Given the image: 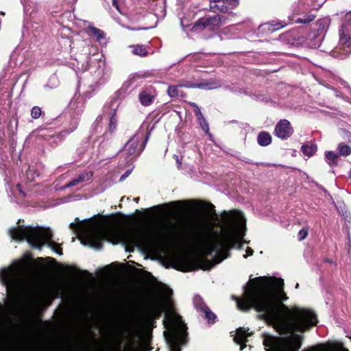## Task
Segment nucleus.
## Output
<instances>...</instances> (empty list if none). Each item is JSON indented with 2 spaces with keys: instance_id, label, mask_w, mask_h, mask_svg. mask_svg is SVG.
Returning <instances> with one entry per match:
<instances>
[{
  "instance_id": "1",
  "label": "nucleus",
  "mask_w": 351,
  "mask_h": 351,
  "mask_svg": "<svg viewBox=\"0 0 351 351\" xmlns=\"http://www.w3.org/2000/svg\"><path fill=\"white\" fill-rule=\"evenodd\" d=\"M284 281L276 278H256L244 287L241 298L232 295L237 308L247 312L254 308L261 319L276 324L283 332L295 335L316 326L318 319L314 311L295 306L289 308L279 302L288 298L283 291Z\"/></svg>"
},
{
  "instance_id": "2",
  "label": "nucleus",
  "mask_w": 351,
  "mask_h": 351,
  "mask_svg": "<svg viewBox=\"0 0 351 351\" xmlns=\"http://www.w3.org/2000/svg\"><path fill=\"white\" fill-rule=\"evenodd\" d=\"M69 227L75 231L82 245L96 250L101 249V241L104 240L120 241L132 247L141 245L143 242V232L135 228L119 230L112 226L97 223L77 225L73 222L70 223Z\"/></svg>"
},
{
  "instance_id": "3",
  "label": "nucleus",
  "mask_w": 351,
  "mask_h": 351,
  "mask_svg": "<svg viewBox=\"0 0 351 351\" xmlns=\"http://www.w3.org/2000/svg\"><path fill=\"white\" fill-rule=\"evenodd\" d=\"M204 227V222L199 221L195 223L193 228L198 243L204 248L206 254L211 255L213 253H215L217 256L215 263H212L204 258H198L199 268L208 270L228 256V250L234 247L243 239L244 234L239 231L237 237L231 233H228L226 236L223 237L219 235L217 232H215L214 237L209 239L203 233Z\"/></svg>"
},
{
  "instance_id": "4",
  "label": "nucleus",
  "mask_w": 351,
  "mask_h": 351,
  "mask_svg": "<svg viewBox=\"0 0 351 351\" xmlns=\"http://www.w3.org/2000/svg\"><path fill=\"white\" fill-rule=\"evenodd\" d=\"M9 234L13 240L26 239L33 247L39 250H41L44 245L47 244L57 254H62V249L58 247V244L52 241V232L49 228L18 226L10 228Z\"/></svg>"
},
{
  "instance_id": "5",
  "label": "nucleus",
  "mask_w": 351,
  "mask_h": 351,
  "mask_svg": "<svg viewBox=\"0 0 351 351\" xmlns=\"http://www.w3.org/2000/svg\"><path fill=\"white\" fill-rule=\"evenodd\" d=\"M167 317L169 323L168 325L165 323L168 330L164 332V336L169 346V351H181L180 346L186 343L187 327L181 316L173 310L169 312Z\"/></svg>"
},
{
  "instance_id": "6",
  "label": "nucleus",
  "mask_w": 351,
  "mask_h": 351,
  "mask_svg": "<svg viewBox=\"0 0 351 351\" xmlns=\"http://www.w3.org/2000/svg\"><path fill=\"white\" fill-rule=\"evenodd\" d=\"M0 281L6 287L8 292L21 287L25 283L22 263L15 262L8 268H2L0 270Z\"/></svg>"
},
{
  "instance_id": "7",
  "label": "nucleus",
  "mask_w": 351,
  "mask_h": 351,
  "mask_svg": "<svg viewBox=\"0 0 351 351\" xmlns=\"http://www.w3.org/2000/svg\"><path fill=\"white\" fill-rule=\"evenodd\" d=\"M302 341V336L290 335L278 339L266 338L263 341V345L271 348V350L266 349V351H299Z\"/></svg>"
},
{
  "instance_id": "8",
  "label": "nucleus",
  "mask_w": 351,
  "mask_h": 351,
  "mask_svg": "<svg viewBox=\"0 0 351 351\" xmlns=\"http://www.w3.org/2000/svg\"><path fill=\"white\" fill-rule=\"evenodd\" d=\"M227 19L223 15L206 16L195 22L192 29L195 32L201 31L206 28L214 29L226 23Z\"/></svg>"
},
{
  "instance_id": "9",
  "label": "nucleus",
  "mask_w": 351,
  "mask_h": 351,
  "mask_svg": "<svg viewBox=\"0 0 351 351\" xmlns=\"http://www.w3.org/2000/svg\"><path fill=\"white\" fill-rule=\"evenodd\" d=\"M143 138V134L136 133L125 144L124 149L128 155L129 161L136 158L144 149L148 138V135L146 136V138L143 141L141 146L138 147V143Z\"/></svg>"
},
{
  "instance_id": "10",
  "label": "nucleus",
  "mask_w": 351,
  "mask_h": 351,
  "mask_svg": "<svg viewBox=\"0 0 351 351\" xmlns=\"http://www.w3.org/2000/svg\"><path fill=\"white\" fill-rule=\"evenodd\" d=\"M346 24L339 29V45L342 46L344 53L348 55L351 52V12L345 15Z\"/></svg>"
},
{
  "instance_id": "11",
  "label": "nucleus",
  "mask_w": 351,
  "mask_h": 351,
  "mask_svg": "<svg viewBox=\"0 0 351 351\" xmlns=\"http://www.w3.org/2000/svg\"><path fill=\"white\" fill-rule=\"evenodd\" d=\"M193 306L197 311L203 315L208 323L213 324L215 322L217 316L210 310L200 295H195L194 296Z\"/></svg>"
},
{
  "instance_id": "12",
  "label": "nucleus",
  "mask_w": 351,
  "mask_h": 351,
  "mask_svg": "<svg viewBox=\"0 0 351 351\" xmlns=\"http://www.w3.org/2000/svg\"><path fill=\"white\" fill-rule=\"evenodd\" d=\"M293 133V128L287 119H280L274 128V134L282 140L288 139Z\"/></svg>"
},
{
  "instance_id": "13",
  "label": "nucleus",
  "mask_w": 351,
  "mask_h": 351,
  "mask_svg": "<svg viewBox=\"0 0 351 351\" xmlns=\"http://www.w3.org/2000/svg\"><path fill=\"white\" fill-rule=\"evenodd\" d=\"M239 3V0H215L210 2V8L226 12L237 7Z\"/></svg>"
},
{
  "instance_id": "14",
  "label": "nucleus",
  "mask_w": 351,
  "mask_h": 351,
  "mask_svg": "<svg viewBox=\"0 0 351 351\" xmlns=\"http://www.w3.org/2000/svg\"><path fill=\"white\" fill-rule=\"evenodd\" d=\"M5 303L8 306L0 304V330L5 328L13 313L12 305L7 298H5Z\"/></svg>"
},
{
  "instance_id": "15",
  "label": "nucleus",
  "mask_w": 351,
  "mask_h": 351,
  "mask_svg": "<svg viewBox=\"0 0 351 351\" xmlns=\"http://www.w3.org/2000/svg\"><path fill=\"white\" fill-rule=\"evenodd\" d=\"M239 93L248 95L252 99L257 101H268L269 97L259 89H240Z\"/></svg>"
},
{
  "instance_id": "16",
  "label": "nucleus",
  "mask_w": 351,
  "mask_h": 351,
  "mask_svg": "<svg viewBox=\"0 0 351 351\" xmlns=\"http://www.w3.org/2000/svg\"><path fill=\"white\" fill-rule=\"evenodd\" d=\"M44 166L41 163H36L29 166L26 171V177L29 181H34L43 172Z\"/></svg>"
},
{
  "instance_id": "17",
  "label": "nucleus",
  "mask_w": 351,
  "mask_h": 351,
  "mask_svg": "<svg viewBox=\"0 0 351 351\" xmlns=\"http://www.w3.org/2000/svg\"><path fill=\"white\" fill-rule=\"evenodd\" d=\"M156 97L155 91L152 89H145L138 95L139 101L143 106H149Z\"/></svg>"
},
{
  "instance_id": "18",
  "label": "nucleus",
  "mask_w": 351,
  "mask_h": 351,
  "mask_svg": "<svg viewBox=\"0 0 351 351\" xmlns=\"http://www.w3.org/2000/svg\"><path fill=\"white\" fill-rule=\"evenodd\" d=\"M93 176V173L91 171L89 172H83L78 175L75 178L71 180L68 184L63 186V189H66L69 187L76 186L80 183L84 182H86L89 180Z\"/></svg>"
},
{
  "instance_id": "19",
  "label": "nucleus",
  "mask_w": 351,
  "mask_h": 351,
  "mask_svg": "<svg viewBox=\"0 0 351 351\" xmlns=\"http://www.w3.org/2000/svg\"><path fill=\"white\" fill-rule=\"evenodd\" d=\"M249 335H250L247 333L245 329L242 328L237 329L234 340L237 343L241 345V350H243L244 348L246 347V345L244 344V343L247 341V337Z\"/></svg>"
},
{
  "instance_id": "20",
  "label": "nucleus",
  "mask_w": 351,
  "mask_h": 351,
  "mask_svg": "<svg viewBox=\"0 0 351 351\" xmlns=\"http://www.w3.org/2000/svg\"><path fill=\"white\" fill-rule=\"evenodd\" d=\"M271 136L268 132L262 131L257 136V143L261 147H266L271 143Z\"/></svg>"
},
{
  "instance_id": "21",
  "label": "nucleus",
  "mask_w": 351,
  "mask_h": 351,
  "mask_svg": "<svg viewBox=\"0 0 351 351\" xmlns=\"http://www.w3.org/2000/svg\"><path fill=\"white\" fill-rule=\"evenodd\" d=\"M222 217L228 224L230 223L232 220H237L241 223V226H245V219L240 213H237L235 216L232 217L229 213L224 211Z\"/></svg>"
},
{
  "instance_id": "22",
  "label": "nucleus",
  "mask_w": 351,
  "mask_h": 351,
  "mask_svg": "<svg viewBox=\"0 0 351 351\" xmlns=\"http://www.w3.org/2000/svg\"><path fill=\"white\" fill-rule=\"evenodd\" d=\"M302 153L308 157L312 156L317 151V145L312 142H307L302 146Z\"/></svg>"
},
{
  "instance_id": "23",
  "label": "nucleus",
  "mask_w": 351,
  "mask_h": 351,
  "mask_svg": "<svg viewBox=\"0 0 351 351\" xmlns=\"http://www.w3.org/2000/svg\"><path fill=\"white\" fill-rule=\"evenodd\" d=\"M325 158L330 166H337L338 164L339 155L332 151H326Z\"/></svg>"
},
{
  "instance_id": "24",
  "label": "nucleus",
  "mask_w": 351,
  "mask_h": 351,
  "mask_svg": "<svg viewBox=\"0 0 351 351\" xmlns=\"http://www.w3.org/2000/svg\"><path fill=\"white\" fill-rule=\"evenodd\" d=\"M337 150L339 156H342L346 157L351 154V147L344 143L338 144Z\"/></svg>"
},
{
  "instance_id": "25",
  "label": "nucleus",
  "mask_w": 351,
  "mask_h": 351,
  "mask_svg": "<svg viewBox=\"0 0 351 351\" xmlns=\"http://www.w3.org/2000/svg\"><path fill=\"white\" fill-rule=\"evenodd\" d=\"M214 84H215V83L213 81L205 80L203 82H201L199 84H191V86L180 85L178 88H204L205 86H212ZM168 88H176V87L173 86H169Z\"/></svg>"
},
{
  "instance_id": "26",
  "label": "nucleus",
  "mask_w": 351,
  "mask_h": 351,
  "mask_svg": "<svg viewBox=\"0 0 351 351\" xmlns=\"http://www.w3.org/2000/svg\"><path fill=\"white\" fill-rule=\"evenodd\" d=\"M162 313V309L159 306H152L147 312V317L152 319L159 318Z\"/></svg>"
},
{
  "instance_id": "27",
  "label": "nucleus",
  "mask_w": 351,
  "mask_h": 351,
  "mask_svg": "<svg viewBox=\"0 0 351 351\" xmlns=\"http://www.w3.org/2000/svg\"><path fill=\"white\" fill-rule=\"evenodd\" d=\"M133 48L132 53L134 55H137L141 57L146 56L147 55V51L146 47L144 45H134L132 47Z\"/></svg>"
},
{
  "instance_id": "28",
  "label": "nucleus",
  "mask_w": 351,
  "mask_h": 351,
  "mask_svg": "<svg viewBox=\"0 0 351 351\" xmlns=\"http://www.w3.org/2000/svg\"><path fill=\"white\" fill-rule=\"evenodd\" d=\"M315 18V15L312 13H308L304 15L302 17L298 18L295 20L296 23L307 24L313 21Z\"/></svg>"
},
{
  "instance_id": "29",
  "label": "nucleus",
  "mask_w": 351,
  "mask_h": 351,
  "mask_svg": "<svg viewBox=\"0 0 351 351\" xmlns=\"http://www.w3.org/2000/svg\"><path fill=\"white\" fill-rule=\"evenodd\" d=\"M88 32L90 35L95 36L97 40H100L104 37V32L95 27H89Z\"/></svg>"
},
{
  "instance_id": "30",
  "label": "nucleus",
  "mask_w": 351,
  "mask_h": 351,
  "mask_svg": "<svg viewBox=\"0 0 351 351\" xmlns=\"http://www.w3.org/2000/svg\"><path fill=\"white\" fill-rule=\"evenodd\" d=\"M117 123V117H116L115 110H114L113 112H112V114H111V117H110V122H109V131H110V132L112 133V132H113L116 130Z\"/></svg>"
},
{
  "instance_id": "31",
  "label": "nucleus",
  "mask_w": 351,
  "mask_h": 351,
  "mask_svg": "<svg viewBox=\"0 0 351 351\" xmlns=\"http://www.w3.org/2000/svg\"><path fill=\"white\" fill-rule=\"evenodd\" d=\"M27 80L28 76L26 74L23 73L18 77L14 86H16L19 88H24L26 85Z\"/></svg>"
},
{
  "instance_id": "32",
  "label": "nucleus",
  "mask_w": 351,
  "mask_h": 351,
  "mask_svg": "<svg viewBox=\"0 0 351 351\" xmlns=\"http://www.w3.org/2000/svg\"><path fill=\"white\" fill-rule=\"evenodd\" d=\"M168 95L171 97H184V93L180 89H167Z\"/></svg>"
},
{
  "instance_id": "33",
  "label": "nucleus",
  "mask_w": 351,
  "mask_h": 351,
  "mask_svg": "<svg viewBox=\"0 0 351 351\" xmlns=\"http://www.w3.org/2000/svg\"><path fill=\"white\" fill-rule=\"evenodd\" d=\"M306 351H317L314 348L308 349ZM326 351H349L348 349L344 348L342 345H337L329 348Z\"/></svg>"
},
{
  "instance_id": "34",
  "label": "nucleus",
  "mask_w": 351,
  "mask_h": 351,
  "mask_svg": "<svg viewBox=\"0 0 351 351\" xmlns=\"http://www.w3.org/2000/svg\"><path fill=\"white\" fill-rule=\"evenodd\" d=\"M42 114L41 108L38 106H34L31 110V116L33 119H38Z\"/></svg>"
},
{
  "instance_id": "35",
  "label": "nucleus",
  "mask_w": 351,
  "mask_h": 351,
  "mask_svg": "<svg viewBox=\"0 0 351 351\" xmlns=\"http://www.w3.org/2000/svg\"><path fill=\"white\" fill-rule=\"evenodd\" d=\"M209 217H210V219L213 221L215 223L218 221V215L216 213L215 209H214V206L213 204H210V210H209Z\"/></svg>"
},
{
  "instance_id": "36",
  "label": "nucleus",
  "mask_w": 351,
  "mask_h": 351,
  "mask_svg": "<svg viewBox=\"0 0 351 351\" xmlns=\"http://www.w3.org/2000/svg\"><path fill=\"white\" fill-rule=\"evenodd\" d=\"M199 124L200 125L202 129L208 135H210L209 133V126L208 123H207L206 119L199 121Z\"/></svg>"
},
{
  "instance_id": "37",
  "label": "nucleus",
  "mask_w": 351,
  "mask_h": 351,
  "mask_svg": "<svg viewBox=\"0 0 351 351\" xmlns=\"http://www.w3.org/2000/svg\"><path fill=\"white\" fill-rule=\"evenodd\" d=\"M308 235V231L306 229H302L299 231L298 237V240L302 241L304 240Z\"/></svg>"
},
{
  "instance_id": "38",
  "label": "nucleus",
  "mask_w": 351,
  "mask_h": 351,
  "mask_svg": "<svg viewBox=\"0 0 351 351\" xmlns=\"http://www.w3.org/2000/svg\"><path fill=\"white\" fill-rule=\"evenodd\" d=\"M194 112L198 121L205 119L199 108H197V109H195Z\"/></svg>"
},
{
  "instance_id": "39",
  "label": "nucleus",
  "mask_w": 351,
  "mask_h": 351,
  "mask_svg": "<svg viewBox=\"0 0 351 351\" xmlns=\"http://www.w3.org/2000/svg\"><path fill=\"white\" fill-rule=\"evenodd\" d=\"M37 304L34 301V300H32L29 303V309H28V311L29 313H34L36 309H37Z\"/></svg>"
},
{
  "instance_id": "40",
  "label": "nucleus",
  "mask_w": 351,
  "mask_h": 351,
  "mask_svg": "<svg viewBox=\"0 0 351 351\" xmlns=\"http://www.w3.org/2000/svg\"><path fill=\"white\" fill-rule=\"evenodd\" d=\"M71 130H70V132L74 131L77 125H78V121L76 119H74L71 121Z\"/></svg>"
},
{
  "instance_id": "41",
  "label": "nucleus",
  "mask_w": 351,
  "mask_h": 351,
  "mask_svg": "<svg viewBox=\"0 0 351 351\" xmlns=\"http://www.w3.org/2000/svg\"><path fill=\"white\" fill-rule=\"evenodd\" d=\"M119 1L120 0H112V5L119 12H121L119 8Z\"/></svg>"
},
{
  "instance_id": "42",
  "label": "nucleus",
  "mask_w": 351,
  "mask_h": 351,
  "mask_svg": "<svg viewBox=\"0 0 351 351\" xmlns=\"http://www.w3.org/2000/svg\"><path fill=\"white\" fill-rule=\"evenodd\" d=\"M131 169L127 170L126 172L121 176L120 181L125 180L131 173Z\"/></svg>"
},
{
  "instance_id": "43",
  "label": "nucleus",
  "mask_w": 351,
  "mask_h": 351,
  "mask_svg": "<svg viewBox=\"0 0 351 351\" xmlns=\"http://www.w3.org/2000/svg\"><path fill=\"white\" fill-rule=\"evenodd\" d=\"M136 78H138V75H131L130 77H129V81L130 82V84H128L127 86H131L132 85V82L133 81H134Z\"/></svg>"
},
{
  "instance_id": "44",
  "label": "nucleus",
  "mask_w": 351,
  "mask_h": 351,
  "mask_svg": "<svg viewBox=\"0 0 351 351\" xmlns=\"http://www.w3.org/2000/svg\"><path fill=\"white\" fill-rule=\"evenodd\" d=\"M254 253V251L252 248L250 247H248L247 250H246V254L244 255V257L245 258H247V256H252Z\"/></svg>"
},
{
  "instance_id": "45",
  "label": "nucleus",
  "mask_w": 351,
  "mask_h": 351,
  "mask_svg": "<svg viewBox=\"0 0 351 351\" xmlns=\"http://www.w3.org/2000/svg\"><path fill=\"white\" fill-rule=\"evenodd\" d=\"M190 105L194 108V110L197 109V108H199L198 106L195 103H193V102L190 103Z\"/></svg>"
},
{
  "instance_id": "46",
  "label": "nucleus",
  "mask_w": 351,
  "mask_h": 351,
  "mask_svg": "<svg viewBox=\"0 0 351 351\" xmlns=\"http://www.w3.org/2000/svg\"><path fill=\"white\" fill-rule=\"evenodd\" d=\"M17 188L19 189V191L21 193H22L23 196H25V193L21 191V185L19 184H17Z\"/></svg>"
},
{
  "instance_id": "47",
  "label": "nucleus",
  "mask_w": 351,
  "mask_h": 351,
  "mask_svg": "<svg viewBox=\"0 0 351 351\" xmlns=\"http://www.w3.org/2000/svg\"><path fill=\"white\" fill-rule=\"evenodd\" d=\"M38 130H39V132H45L44 129L39 128ZM44 135H45V134H44V133L40 134V136H44Z\"/></svg>"
},
{
  "instance_id": "48",
  "label": "nucleus",
  "mask_w": 351,
  "mask_h": 351,
  "mask_svg": "<svg viewBox=\"0 0 351 351\" xmlns=\"http://www.w3.org/2000/svg\"><path fill=\"white\" fill-rule=\"evenodd\" d=\"M176 160H177V162L178 164V168L180 167V165H181V163L180 162L179 160H178V156H176Z\"/></svg>"
},
{
  "instance_id": "49",
  "label": "nucleus",
  "mask_w": 351,
  "mask_h": 351,
  "mask_svg": "<svg viewBox=\"0 0 351 351\" xmlns=\"http://www.w3.org/2000/svg\"><path fill=\"white\" fill-rule=\"evenodd\" d=\"M326 262L327 263H333V261L332 259H328V258H326L325 260Z\"/></svg>"
},
{
  "instance_id": "50",
  "label": "nucleus",
  "mask_w": 351,
  "mask_h": 351,
  "mask_svg": "<svg viewBox=\"0 0 351 351\" xmlns=\"http://www.w3.org/2000/svg\"><path fill=\"white\" fill-rule=\"evenodd\" d=\"M10 94H11V92H10H10H8V93H7V95H6V96H7L8 97H10Z\"/></svg>"
},
{
  "instance_id": "51",
  "label": "nucleus",
  "mask_w": 351,
  "mask_h": 351,
  "mask_svg": "<svg viewBox=\"0 0 351 351\" xmlns=\"http://www.w3.org/2000/svg\"><path fill=\"white\" fill-rule=\"evenodd\" d=\"M134 201H135L136 202H138L139 201V197H136V198H134Z\"/></svg>"
},
{
  "instance_id": "52",
  "label": "nucleus",
  "mask_w": 351,
  "mask_h": 351,
  "mask_svg": "<svg viewBox=\"0 0 351 351\" xmlns=\"http://www.w3.org/2000/svg\"><path fill=\"white\" fill-rule=\"evenodd\" d=\"M5 104V102H3L0 100V105Z\"/></svg>"
},
{
  "instance_id": "53",
  "label": "nucleus",
  "mask_w": 351,
  "mask_h": 351,
  "mask_svg": "<svg viewBox=\"0 0 351 351\" xmlns=\"http://www.w3.org/2000/svg\"><path fill=\"white\" fill-rule=\"evenodd\" d=\"M349 177L351 179V169L350 170V172H349Z\"/></svg>"
},
{
  "instance_id": "54",
  "label": "nucleus",
  "mask_w": 351,
  "mask_h": 351,
  "mask_svg": "<svg viewBox=\"0 0 351 351\" xmlns=\"http://www.w3.org/2000/svg\"><path fill=\"white\" fill-rule=\"evenodd\" d=\"M121 341H120L119 344V351H120V346H121Z\"/></svg>"
},
{
  "instance_id": "55",
  "label": "nucleus",
  "mask_w": 351,
  "mask_h": 351,
  "mask_svg": "<svg viewBox=\"0 0 351 351\" xmlns=\"http://www.w3.org/2000/svg\"><path fill=\"white\" fill-rule=\"evenodd\" d=\"M283 27V25H281L280 27H278L275 28V29H280V28H281V27Z\"/></svg>"
},
{
  "instance_id": "56",
  "label": "nucleus",
  "mask_w": 351,
  "mask_h": 351,
  "mask_svg": "<svg viewBox=\"0 0 351 351\" xmlns=\"http://www.w3.org/2000/svg\"><path fill=\"white\" fill-rule=\"evenodd\" d=\"M299 287V284L297 283L296 285H295V288L298 289Z\"/></svg>"
},
{
  "instance_id": "57",
  "label": "nucleus",
  "mask_w": 351,
  "mask_h": 351,
  "mask_svg": "<svg viewBox=\"0 0 351 351\" xmlns=\"http://www.w3.org/2000/svg\"><path fill=\"white\" fill-rule=\"evenodd\" d=\"M75 241V237H73L72 238V242H74Z\"/></svg>"
},
{
  "instance_id": "58",
  "label": "nucleus",
  "mask_w": 351,
  "mask_h": 351,
  "mask_svg": "<svg viewBox=\"0 0 351 351\" xmlns=\"http://www.w3.org/2000/svg\"><path fill=\"white\" fill-rule=\"evenodd\" d=\"M343 86H346L347 85L345 83L341 84Z\"/></svg>"
},
{
  "instance_id": "59",
  "label": "nucleus",
  "mask_w": 351,
  "mask_h": 351,
  "mask_svg": "<svg viewBox=\"0 0 351 351\" xmlns=\"http://www.w3.org/2000/svg\"><path fill=\"white\" fill-rule=\"evenodd\" d=\"M119 92H120V91H117V92H116V94H117V95L119 94Z\"/></svg>"
}]
</instances>
